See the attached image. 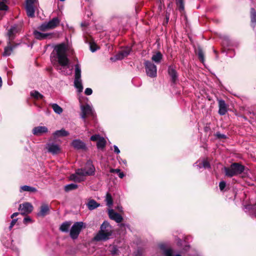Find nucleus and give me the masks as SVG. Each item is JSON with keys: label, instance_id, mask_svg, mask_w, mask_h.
<instances>
[{"label": "nucleus", "instance_id": "nucleus-1", "mask_svg": "<svg viewBox=\"0 0 256 256\" xmlns=\"http://www.w3.org/2000/svg\"><path fill=\"white\" fill-rule=\"evenodd\" d=\"M67 46L64 43L56 45L54 50L50 54L52 62L55 64L58 63L57 69L60 72L64 75H69L72 74V68L70 66V60L66 54Z\"/></svg>", "mask_w": 256, "mask_h": 256}, {"label": "nucleus", "instance_id": "nucleus-2", "mask_svg": "<svg viewBox=\"0 0 256 256\" xmlns=\"http://www.w3.org/2000/svg\"><path fill=\"white\" fill-rule=\"evenodd\" d=\"M94 166L92 164V162L88 160L86 163L84 168L77 170L74 174L70 176V178L71 180L80 182L84 180L86 176L94 175Z\"/></svg>", "mask_w": 256, "mask_h": 256}, {"label": "nucleus", "instance_id": "nucleus-3", "mask_svg": "<svg viewBox=\"0 0 256 256\" xmlns=\"http://www.w3.org/2000/svg\"><path fill=\"white\" fill-rule=\"evenodd\" d=\"M112 230L110 224L104 221L100 226V230L94 236V239L96 241L106 240L109 239L112 234Z\"/></svg>", "mask_w": 256, "mask_h": 256}, {"label": "nucleus", "instance_id": "nucleus-4", "mask_svg": "<svg viewBox=\"0 0 256 256\" xmlns=\"http://www.w3.org/2000/svg\"><path fill=\"white\" fill-rule=\"evenodd\" d=\"M245 169V166L240 162H234L230 167L224 168L226 176L230 178L242 174Z\"/></svg>", "mask_w": 256, "mask_h": 256}, {"label": "nucleus", "instance_id": "nucleus-5", "mask_svg": "<svg viewBox=\"0 0 256 256\" xmlns=\"http://www.w3.org/2000/svg\"><path fill=\"white\" fill-rule=\"evenodd\" d=\"M74 85L78 92L82 91L83 86L81 80V68L79 64H76L75 66Z\"/></svg>", "mask_w": 256, "mask_h": 256}, {"label": "nucleus", "instance_id": "nucleus-6", "mask_svg": "<svg viewBox=\"0 0 256 256\" xmlns=\"http://www.w3.org/2000/svg\"><path fill=\"white\" fill-rule=\"evenodd\" d=\"M38 4V0H26L25 8L28 17L33 18L34 16L36 8Z\"/></svg>", "mask_w": 256, "mask_h": 256}, {"label": "nucleus", "instance_id": "nucleus-7", "mask_svg": "<svg viewBox=\"0 0 256 256\" xmlns=\"http://www.w3.org/2000/svg\"><path fill=\"white\" fill-rule=\"evenodd\" d=\"M60 22L58 18H54L48 22L42 24L38 28L42 31H46L48 30L52 29L56 27Z\"/></svg>", "mask_w": 256, "mask_h": 256}, {"label": "nucleus", "instance_id": "nucleus-8", "mask_svg": "<svg viewBox=\"0 0 256 256\" xmlns=\"http://www.w3.org/2000/svg\"><path fill=\"white\" fill-rule=\"evenodd\" d=\"M146 72L148 76L154 78L156 76L157 70L156 66L151 62L146 60L144 63Z\"/></svg>", "mask_w": 256, "mask_h": 256}, {"label": "nucleus", "instance_id": "nucleus-9", "mask_svg": "<svg viewBox=\"0 0 256 256\" xmlns=\"http://www.w3.org/2000/svg\"><path fill=\"white\" fill-rule=\"evenodd\" d=\"M80 109L82 111L80 117L84 122H86V118L87 116H94V112L92 106L89 104H86V105H82L80 106Z\"/></svg>", "mask_w": 256, "mask_h": 256}, {"label": "nucleus", "instance_id": "nucleus-10", "mask_svg": "<svg viewBox=\"0 0 256 256\" xmlns=\"http://www.w3.org/2000/svg\"><path fill=\"white\" fill-rule=\"evenodd\" d=\"M168 74L170 76V80L172 86L176 84L178 82V75L173 66H170L168 70Z\"/></svg>", "mask_w": 256, "mask_h": 256}, {"label": "nucleus", "instance_id": "nucleus-11", "mask_svg": "<svg viewBox=\"0 0 256 256\" xmlns=\"http://www.w3.org/2000/svg\"><path fill=\"white\" fill-rule=\"evenodd\" d=\"M83 224L82 222H76L72 226L70 230V236L72 239H76L78 237Z\"/></svg>", "mask_w": 256, "mask_h": 256}, {"label": "nucleus", "instance_id": "nucleus-12", "mask_svg": "<svg viewBox=\"0 0 256 256\" xmlns=\"http://www.w3.org/2000/svg\"><path fill=\"white\" fill-rule=\"evenodd\" d=\"M218 102V114L220 116H224L228 112V105L226 103V102L222 99H217Z\"/></svg>", "mask_w": 256, "mask_h": 256}, {"label": "nucleus", "instance_id": "nucleus-13", "mask_svg": "<svg viewBox=\"0 0 256 256\" xmlns=\"http://www.w3.org/2000/svg\"><path fill=\"white\" fill-rule=\"evenodd\" d=\"M33 210V206L32 204L29 202H24L22 204H20L18 208V210L20 213L24 215L30 213Z\"/></svg>", "mask_w": 256, "mask_h": 256}, {"label": "nucleus", "instance_id": "nucleus-14", "mask_svg": "<svg viewBox=\"0 0 256 256\" xmlns=\"http://www.w3.org/2000/svg\"><path fill=\"white\" fill-rule=\"evenodd\" d=\"M46 148L48 152L53 154H58L60 151V148L57 144L54 143H49L46 144Z\"/></svg>", "mask_w": 256, "mask_h": 256}, {"label": "nucleus", "instance_id": "nucleus-15", "mask_svg": "<svg viewBox=\"0 0 256 256\" xmlns=\"http://www.w3.org/2000/svg\"><path fill=\"white\" fill-rule=\"evenodd\" d=\"M108 214L110 218L112 220H114L118 223L120 222L123 220L122 216L119 214L115 212L112 209L108 210Z\"/></svg>", "mask_w": 256, "mask_h": 256}, {"label": "nucleus", "instance_id": "nucleus-16", "mask_svg": "<svg viewBox=\"0 0 256 256\" xmlns=\"http://www.w3.org/2000/svg\"><path fill=\"white\" fill-rule=\"evenodd\" d=\"M132 51V49L130 48L127 47L126 48L122 50L118 54L116 55V60H122L124 58L130 54Z\"/></svg>", "mask_w": 256, "mask_h": 256}, {"label": "nucleus", "instance_id": "nucleus-17", "mask_svg": "<svg viewBox=\"0 0 256 256\" xmlns=\"http://www.w3.org/2000/svg\"><path fill=\"white\" fill-rule=\"evenodd\" d=\"M72 146L76 150H85L86 148V144L81 140L76 139L72 142Z\"/></svg>", "mask_w": 256, "mask_h": 256}, {"label": "nucleus", "instance_id": "nucleus-18", "mask_svg": "<svg viewBox=\"0 0 256 256\" xmlns=\"http://www.w3.org/2000/svg\"><path fill=\"white\" fill-rule=\"evenodd\" d=\"M48 131L46 127L44 126H39L35 127L32 130V133L34 135L40 136L42 134L46 133Z\"/></svg>", "mask_w": 256, "mask_h": 256}, {"label": "nucleus", "instance_id": "nucleus-19", "mask_svg": "<svg viewBox=\"0 0 256 256\" xmlns=\"http://www.w3.org/2000/svg\"><path fill=\"white\" fill-rule=\"evenodd\" d=\"M18 44H15L14 46H12L10 44V42L9 41L8 46H6L4 49V52L2 54V56H9L11 53L12 52L13 50L18 46Z\"/></svg>", "mask_w": 256, "mask_h": 256}, {"label": "nucleus", "instance_id": "nucleus-20", "mask_svg": "<svg viewBox=\"0 0 256 256\" xmlns=\"http://www.w3.org/2000/svg\"><path fill=\"white\" fill-rule=\"evenodd\" d=\"M33 34L35 38L39 40L46 39L50 36V33H42L36 30H34Z\"/></svg>", "mask_w": 256, "mask_h": 256}, {"label": "nucleus", "instance_id": "nucleus-21", "mask_svg": "<svg viewBox=\"0 0 256 256\" xmlns=\"http://www.w3.org/2000/svg\"><path fill=\"white\" fill-rule=\"evenodd\" d=\"M196 55L198 56V58L200 62L204 63V54L202 48L198 46L196 50H195Z\"/></svg>", "mask_w": 256, "mask_h": 256}, {"label": "nucleus", "instance_id": "nucleus-22", "mask_svg": "<svg viewBox=\"0 0 256 256\" xmlns=\"http://www.w3.org/2000/svg\"><path fill=\"white\" fill-rule=\"evenodd\" d=\"M68 134L69 132L64 128H62L60 130H56L53 134V136L55 138L68 136Z\"/></svg>", "mask_w": 256, "mask_h": 256}, {"label": "nucleus", "instance_id": "nucleus-23", "mask_svg": "<svg viewBox=\"0 0 256 256\" xmlns=\"http://www.w3.org/2000/svg\"><path fill=\"white\" fill-rule=\"evenodd\" d=\"M49 211V207L48 205L44 204L41 206L40 210L38 214V216H44L48 214Z\"/></svg>", "mask_w": 256, "mask_h": 256}, {"label": "nucleus", "instance_id": "nucleus-24", "mask_svg": "<svg viewBox=\"0 0 256 256\" xmlns=\"http://www.w3.org/2000/svg\"><path fill=\"white\" fill-rule=\"evenodd\" d=\"M250 18L252 25L254 27L256 24V10L252 8L250 9Z\"/></svg>", "mask_w": 256, "mask_h": 256}, {"label": "nucleus", "instance_id": "nucleus-25", "mask_svg": "<svg viewBox=\"0 0 256 256\" xmlns=\"http://www.w3.org/2000/svg\"><path fill=\"white\" fill-rule=\"evenodd\" d=\"M100 206V204H98L94 200H90L88 201L87 206L90 210H93Z\"/></svg>", "mask_w": 256, "mask_h": 256}, {"label": "nucleus", "instance_id": "nucleus-26", "mask_svg": "<svg viewBox=\"0 0 256 256\" xmlns=\"http://www.w3.org/2000/svg\"><path fill=\"white\" fill-rule=\"evenodd\" d=\"M70 225V222H65L61 224L60 229L62 232H68Z\"/></svg>", "mask_w": 256, "mask_h": 256}, {"label": "nucleus", "instance_id": "nucleus-27", "mask_svg": "<svg viewBox=\"0 0 256 256\" xmlns=\"http://www.w3.org/2000/svg\"><path fill=\"white\" fill-rule=\"evenodd\" d=\"M161 250H163L164 256H174L172 250L170 248H165L162 244H161Z\"/></svg>", "mask_w": 256, "mask_h": 256}, {"label": "nucleus", "instance_id": "nucleus-28", "mask_svg": "<svg viewBox=\"0 0 256 256\" xmlns=\"http://www.w3.org/2000/svg\"><path fill=\"white\" fill-rule=\"evenodd\" d=\"M22 191L34 192L37 191V190L34 187L30 186H23L20 188V192H22Z\"/></svg>", "mask_w": 256, "mask_h": 256}, {"label": "nucleus", "instance_id": "nucleus-29", "mask_svg": "<svg viewBox=\"0 0 256 256\" xmlns=\"http://www.w3.org/2000/svg\"><path fill=\"white\" fill-rule=\"evenodd\" d=\"M106 144V140L103 137H102L98 139L96 144V146L98 149H103L105 147Z\"/></svg>", "mask_w": 256, "mask_h": 256}, {"label": "nucleus", "instance_id": "nucleus-30", "mask_svg": "<svg viewBox=\"0 0 256 256\" xmlns=\"http://www.w3.org/2000/svg\"><path fill=\"white\" fill-rule=\"evenodd\" d=\"M52 107L54 111L58 114H60L62 112V108L56 104H52Z\"/></svg>", "mask_w": 256, "mask_h": 256}, {"label": "nucleus", "instance_id": "nucleus-31", "mask_svg": "<svg viewBox=\"0 0 256 256\" xmlns=\"http://www.w3.org/2000/svg\"><path fill=\"white\" fill-rule=\"evenodd\" d=\"M30 96L36 100L42 99L44 98L43 95L36 90L32 91L30 92Z\"/></svg>", "mask_w": 256, "mask_h": 256}, {"label": "nucleus", "instance_id": "nucleus-32", "mask_svg": "<svg viewBox=\"0 0 256 256\" xmlns=\"http://www.w3.org/2000/svg\"><path fill=\"white\" fill-rule=\"evenodd\" d=\"M106 205L109 207L112 206L113 204V200L111 194L110 193H107L106 197Z\"/></svg>", "mask_w": 256, "mask_h": 256}, {"label": "nucleus", "instance_id": "nucleus-33", "mask_svg": "<svg viewBox=\"0 0 256 256\" xmlns=\"http://www.w3.org/2000/svg\"><path fill=\"white\" fill-rule=\"evenodd\" d=\"M78 185L74 184H70L65 186L64 190L66 192H70L72 190L77 188Z\"/></svg>", "mask_w": 256, "mask_h": 256}, {"label": "nucleus", "instance_id": "nucleus-34", "mask_svg": "<svg viewBox=\"0 0 256 256\" xmlns=\"http://www.w3.org/2000/svg\"><path fill=\"white\" fill-rule=\"evenodd\" d=\"M177 6L180 12H182L184 8V0H176Z\"/></svg>", "mask_w": 256, "mask_h": 256}, {"label": "nucleus", "instance_id": "nucleus-35", "mask_svg": "<svg viewBox=\"0 0 256 256\" xmlns=\"http://www.w3.org/2000/svg\"><path fill=\"white\" fill-rule=\"evenodd\" d=\"M16 32V26H12L8 31V35L10 40L13 38V35Z\"/></svg>", "mask_w": 256, "mask_h": 256}, {"label": "nucleus", "instance_id": "nucleus-36", "mask_svg": "<svg viewBox=\"0 0 256 256\" xmlns=\"http://www.w3.org/2000/svg\"><path fill=\"white\" fill-rule=\"evenodd\" d=\"M202 166L204 168H211L210 164L209 162L207 160H204L202 161Z\"/></svg>", "mask_w": 256, "mask_h": 256}, {"label": "nucleus", "instance_id": "nucleus-37", "mask_svg": "<svg viewBox=\"0 0 256 256\" xmlns=\"http://www.w3.org/2000/svg\"><path fill=\"white\" fill-rule=\"evenodd\" d=\"M152 60L155 62H160V52H158L156 54H154L152 56Z\"/></svg>", "mask_w": 256, "mask_h": 256}, {"label": "nucleus", "instance_id": "nucleus-38", "mask_svg": "<svg viewBox=\"0 0 256 256\" xmlns=\"http://www.w3.org/2000/svg\"><path fill=\"white\" fill-rule=\"evenodd\" d=\"M214 136L218 139L227 138V136L225 134H222L220 132H216V134H214Z\"/></svg>", "mask_w": 256, "mask_h": 256}, {"label": "nucleus", "instance_id": "nucleus-39", "mask_svg": "<svg viewBox=\"0 0 256 256\" xmlns=\"http://www.w3.org/2000/svg\"><path fill=\"white\" fill-rule=\"evenodd\" d=\"M6 2H0V10H5L8 8L7 6L5 4Z\"/></svg>", "mask_w": 256, "mask_h": 256}, {"label": "nucleus", "instance_id": "nucleus-40", "mask_svg": "<svg viewBox=\"0 0 256 256\" xmlns=\"http://www.w3.org/2000/svg\"><path fill=\"white\" fill-rule=\"evenodd\" d=\"M226 186V183L224 181H221L219 184L220 189L221 191H224Z\"/></svg>", "mask_w": 256, "mask_h": 256}, {"label": "nucleus", "instance_id": "nucleus-41", "mask_svg": "<svg viewBox=\"0 0 256 256\" xmlns=\"http://www.w3.org/2000/svg\"><path fill=\"white\" fill-rule=\"evenodd\" d=\"M101 137L100 136L99 134H94V135H93L92 136L90 139L92 141H96V140H98V139L100 138Z\"/></svg>", "mask_w": 256, "mask_h": 256}, {"label": "nucleus", "instance_id": "nucleus-42", "mask_svg": "<svg viewBox=\"0 0 256 256\" xmlns=\"http://www.w3.org/2000/svg\"><path fill=\"white\" fill-rule=\"evenodd\" d=\"M17 220H18V218H13L12 219V222L10 224V226H9L10 230L13 228V226H14V224L16 222Z\"/></svg>", "mask_w": 256, "mask_h": 256}, {"label": "nucleus", "instance_id": "nucleus-43", "mask_svg": "<svg viewBox=\"0 0 256 256\" xmlns=\"http://www.w3.org/2000/svg\"><path fill=\"white\" fill-rule=\"evenodd\" d=\"M92 88H86L84 91V94L88 96H90V95L92 94Z\"/></svg>", "mask_w": 256, "mask_h": 256}, {"label": "nucleus", "instance_id": "nucleus-44", "mask_svg": "<svg viewBox=\"0 0 256 256\" xmlns=\"http://www.w3.org/2000/svg\"><path fill=\"white\" fill-rule=\"evenodd\" d=\"M32 222V219L30 216H26L24 219V223L25 224H27L29 222Z\"/></svg>", "mask_w": 256, "mask_h": 256}, {"label": "nucleus", "instance_id": "nucleus-45", "mask_svg": "<svg viewBox=\"0 0 256 256\" xmlns=\"http://www.w3.org/2000/svg\"><path fill=\"white\" fill-rule=\"evenodd\" d=\"M90 50L92 52H94L97 50L96 46V45H93L92 44H91L90 46Z\"/></svg>", "mask_w": 256, "mask_h": 256}, {"label": "nucleus", "instance_id": "nucleus-46", "mask_svg": "<svg viewBox=\"0 0 256 256\" xmlns=\"http://www.w3.org/2000/svg\"><path fill=\"white\" fill-rule=\"evenodd\" d=\"M114 152L116 153L117 154H120V150L118 149V147L114 145Z\"/></svg>", "mask_w": 256, "mask_h": 256}, {"label": "nucleus", "instance_id": "nucleus-47", "mask_svg": "<svg viewBox=\"0 0 256 256\" xmlns=\"http://www.w3.org/2000/svg\"><path fill=\"white\" fill-rule=\"evenodd\" d=\"M168 20H169V18L168 16H166V20L164 21L163 22V25L164 26H166V24H168Z\"/></svg>", "mask_w": 256, "mask_h": 256}, {"label": "nucleus", "instance_id": "nucleus-48", "mask_svg": "<svg viewBox=\"0 0 256 256\" xmlns=\"http://www.w3.org/2000/svg\"><path fill=\"white\" fill-rule=\"evenodd\" d=\"M120 169H111L110 170V172H116L118 174V172H120Z\"/></svg>", "mask_w": 256, "mask_h": 256}, {"label": "nucleus", "instance_id": "nucleus-49", "mask_svg": "<svg viewBox=\"0 0 256 256\" xmlns=\"http://www.w3.org/2000/svg\"><path fill=\"white\" fill-rule=\"evenodd\" d=\"M118 176L121 178H123L124 176V172H121L120 170V172H118Z\"/></svg>", "mask_w": 256, "mask_h": 256}, {"label": "nucleus", "instance_id": "nucleus-50", "mask_svg": "<svg viewBox=\"0 0 256 256\" xmlns=\"http://www.w3.org/2000/svg\"><path fill=\"white\" fill-rule=\"evenodd\" d=\"M18 214H19L18 212H14V213L13 214H12V216H10V218H14V217L16 216H18Z\"/></svg>", "mask_w": 256, "mask_h": 256}, {"label": "nucleus", "instance_id": "nucleus-51", "mask_svg": "<svg viewBox=\"0 0 256 256\" xmlns=\"http://www.w3.org/2000/svg\"><path fill=\"white\" fill-rule=\"evenodd\" d=\"M116 250H117L116 248H114V250H112V254H116Z\"/></svg>", "mask_w": 256, "mask_h": 256}, {"label": "nucleus", "instance_id": "nucleus-52", "mask_svg": "<svg viewBox=\"0 0 256 256\" xmlns=\"http://www.w3.org/2000/svg\"><path fill=\"white\" fill-rule=\"evenodd\" d=\"M2 86V80L1 77L0 76V88H1Z\"/></svg>", "mask_w": 256, "mask_h": 256}, {"label": "nucleus", "instance_id": "nucleus-53", "mask_svg": "<svg viewBox=\"0 0 256 256\" xmlns=\"http://www.w3.org/2000/svg\"><path fill=\"white\" fill-rule=\"evenodd\" d=\"M119 226L120 228H122V226H124L125 224H120Z\"/></svg>", "mask_w": 256, "mask_h": 256}, {"label": "nucleus", "instance_id": "nucleus-54", "mask_svg": "<svg viewBox=\"0 0 256 256\" xmlns=\"http://www.w3.org/2000/svg\"><path fill=\"white\" fill-rule=\"evenodd\" d=\"M176 256H182L180 254H177L176 255Z\"/></svg>", "mask_w": 256, "mask_h": 256}, {"label": "nucleus", "instance_id": "nucleus-55", "mask_svg": "<svg viewBox=\"0 0 256 256\" xmlns=\"http://www.w3.org/2000/svg\"><path fill=\"white\" fill-rule=\"evenodd\" d=\"M118 210H120V209L122 208V207H120V208H119V207H118Z\"/></svg>", "mask_w": 256, "mask_h": 256}, {"label": "nucleus", "instance_id": "nucleus-56", "mask_svg": "<svg viewBox=\"0 0 256 256\" xmlns=\"http://www.w3.org/2000/svg\"><path fill=\"white\" fill-rule=\"evenodd\" d=\"M118 210H120V209L122 208V207H120V208H119V207H118Z\"/></svg>", "mask_w": 256, "mask_h": 256}, {"label": "nucleus", "instance_id": "nucleus-57", "mask_svg": "<svg viewBox=\"0 0 256 256\" xmlns=\"http://www.w3.org/2000/svg\"><path fill=\"white\" fill-rule=\"evenodd\" d=\"M123 162H124V164H126V160L124 161Z\"/></svg>", "mask_w": 256, "mask_h": 256}, {"label": "nucleus", "instance_id": "nucleus-58", "mask_svg": "<svg viewBox=\"0 0 256 256\" xmlns=\"http://www.w3.org/2000/svg\"><path fill=\"white\" fill-rule=\"evenodd\" d=\"M60 0L61 2H63V1H64L65 0Z\"/></svg>", "mask_w": 256, "mask_h": 256}, {"label": "nucleus", "instance_id": "nucleus-59", "mask_svg": "<svg viewBox=\"0 0 256 256\" xmlns=\"http://www.w3.org/2000/svg\"><path fill=\"white\" fill-rule=\"evenodd\" d=\"M2 1L6 2V1H7V0H2Z\"/></svg>", "mask_w": 256, "mask_h": 256}, {"label": "nucleus", "instance_id": "nucleus-60", "mask_svg": "<svg viewBox=\"0 0 256 256\" xmlns=\"http://www.w3.org/2000/svg\"><path fill=\"white\" fill-rule=\"evenodd\" d=\"M160 56H161V59L162 58V55L161 54L160 55Z\"/></svg>", "mask_w": 256, "mask_h": 256}]
</instances>
